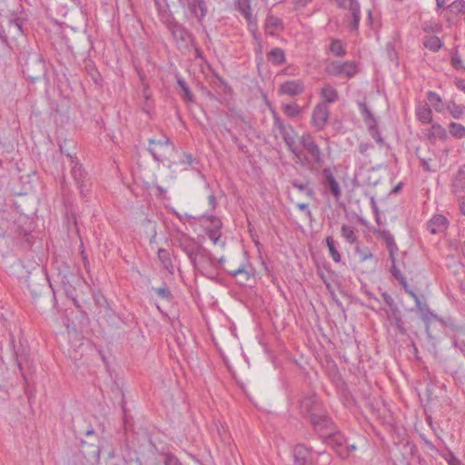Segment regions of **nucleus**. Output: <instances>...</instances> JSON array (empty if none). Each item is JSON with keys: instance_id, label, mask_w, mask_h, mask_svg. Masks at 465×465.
<instances>
[{"instance_id": "nucleus-19", "label": "nucleus", "mask_w": 465, "mask_h": 465, "mask_svg": "<svg viewBox=\"0 0 465 465\" xmlns=\"http://www.w3.org/2000/svg\"><path fill=\"white\" fill-rule=\"evenodd\" d=\"M237 9L246 19L250 29L256 30L257 29V19L252 14L249 0L239 2Z\"/></svg>"}, {"instance_id": "nucleus-15", "label": "nucleus", "mask_w": 465, "mask_h": 465, "mask_svg": "<svg viewBox=\"0 0 465 465\" xmlns=\"http://www.w3.org/2000/svg\"><path fill=\"white\" fill-rule=\"evenodd\" d=\"M391 325L394 326L401 333H405L401 312L397 306L381 310Z\"/></svg>"}, {"instance_id": "nucleus-33", "label": "nucleus", "mask_w": 465, "mask_h": 465, "mask_svg": "<svg viewBox=\"0 0 465 465\" xmlns=\"http://www.w3.org/2000/svg\"><path fill=\"white\" fill-rule=\"evenodd\" d=\"M446 109L454 119H460L465 113V106L450 101L446 103Z\"/></svg>"}, {"instance_id": "nucleus-18", "label": "nucleus", "mask_w": 465, "mask_h": 465, "mask_svg": "<svg viewBox=\"0 0 465 465\" xmlns=\"http://www.w3.org/2000/svg\"><path fill=\"white\" fill-rule=\"evenodd\" d=\"M200 223L204 228L205 232H218L223 225L220 218L213 215H203Z\"/></svg>"}, {"instance_id": "nucleus-1", "label": "nucleus", "mask_w": 465, "mask_h": 465, "mask_svg": "<svg viewBox=\"0 0 465 465\" xmlns=\"http://www.w3.org/2000/svg\"><path fill=\"white\" fill-rule=\"evenodd\" d=\"M18 59L23 74L30 82L34 83L46 76L45 63L37 51L24 50Z\"/></svg>"}, {"instance_id": "nucleus-41", "label": "nucleus", "mask_w": 465, "mask_h": 465, "mask_svg": "<svg viewBox=\"0 0 465 465\" xmlns=\"http://www.w3.org/2000/svg\"><path fill=\"white\" fill-rule=\"evenodd\" d=\"M449 9L453 14H460L465 10V1L455 0L449 5Z\"/></svg>"}, {"instance_id": "nucleus-63", "label": "nucleus", "mask_w": 465, "mask_h": 465, "mask_svg": "<svg viewBox=\"0 0 465 465\" xmlns=\"http://www.w3.org/2000/svg\"><path fill=\"white\" fill-rule=\"evenodd\" d=\"M446 1L445 0H436V5L438 8H441L444 6Z\"/></svg>"}, {"instance_id": "nucleus-36", "label": "nucleus", "mask_w": 465, "mask_h": 465, "mask_svg": "<svg viewBox=\"0 0 465 465\" xmlns=\"http://www.w3.org/2000/svg\"><path fill=\"white\" fill-rule=\"evenodd\" d=\"M449 131L455 138L461 139L465 137V127L460 124L451 122L449 125Z\"/></svg>"}, {"instance_id": "nucleus-9", "label": "nucleus", "mask_w": 465, "mask_h": 465, "mask_svg": "<svg viewBox=\"0 0 465 465\" xmlns=\"http://www.w3.org/2000/svg\"><path fill=\"white\" fill-rule=\"evenodd\" d=\"M330 110L324 103L318 104L312 113V124L317 130H322L329 119Z\"/></svg>"}, {"instance_id": "nucleus-42", "label": "nucleus", "mask_w": 465, "mask_h": 465, "mask_svg": "<svg viewBox=\"0 0 465 465\" xmlns=\"http://www.w3.org/2000/svg\"><path fill=\"white\" fill-rule=\"evenodd\" d=\"M177 84H178V85L181 87V89L183 92V98L186 99V100L192 101L193 100V94L190 91V89H189L187 84L185 83V81L183 79H182V78H178L177 79Z\"/></svg>"}, {"instance_id": "nucleus-23", "label": "nucleus", "mask_w": 465, "mask_h": 465, "mask_svg": "<svg viewBox=\"0 0 465 465\" xmlns=\"http://www.w3.org/2000/svg\"><path fill=\"white\" fill-rule=\"evenodd\" d=\"M318 404L317 397L312 394L307 397H304L300 401V410L304 414H314L312 411Z\"/></svg>"}, {"instance_id": "nucleus-6", "label": "nucleus", "mask_w": 465, "mask_h": 465, "mask_svg": "<svg viewBox=\"0 0 465 465\" xmlns=\"http://www.w3.org/2000/svg\"><path fill=\"white\" fill-rule=\"evenodd\" d=\"M23 24L24 21L22 18L12 15L8 18L6 25L5 26L2 25L0 28L1 40L8 44L9 39L15 40L24 35Z\"/></svg>"}, {"instance_id": "nucleus-40", "label": "nucleus", "mask_w": 465, "mask_h": 465, "mask_svg": "<svg viewBox=\"0 0 465 465\" xmlns=\"http://www.w3.org/2000/svg\"><path fill=\"white\" fill-rule=\"evenodd\" d=\"M207 238L214 246L223 248L225 245V238L223 234H206Z\"/></svg>"}, {"instance_id": "nucleus-55", "label": "nucleus", "mask_w": 465, "mask_h": 465, "mask_svg": "<svg viewBox=\"0 0 465 465\" xmlns=\"http://www.w3.org/2000/svg\"><path fill=\"white\" fill-rule=\"evenodd\" d=\"M370 134L372 136V138L379 143H383V139L380 134V132L377 130H372L370 132Z\"/></svg>"}, {"instance_id": "nucleus-50", "label": "nucleus", "mask_w": 465, "mask_h": 465, "mask_svg": "<svg viewBox=\"0 0 465 465\" xmlns=\"http://www.w3.org/2000/svg\"><path fill=\"white\" fill-rule=\"evenodd\" d=\"M391 274L395 279H397L399 282H401V279H406L403 274L401 272V270L396 266L395 262H391Z\"/></svg>"}, {"instance_id": "nucleus-52", "label": "nucleus", "mask_w": 465, "mask_h": 465, "mask_svg": "<svg viewBox=\"0 0 465 465\" xmlns=\"http://www.w3.org/2000/svg\"><path fill=\"white\" fill-rule=\"evenodd\" d=\"M382 298H383L384 302L389 305V308H392V307L396 306L392 297L390 294H388L387 292L382 293Z\"/></svg>"}, {"instance_id": "nucleus-49", "label": "nucleus", "mask_w": 465, "mask_h": 465, "mask_svg": "<svg viewBox=\"0 0 465 465\" xmlns=\"http://www.w3.org/2000/svg\"><path fill=\"white\" fill-rule=\"evenodd\" d=\"M356 450V446L354 444H350L345 446L341 450H337V454L342 458L346 459L349 456V453L352 450Z\"/></svg>"}, {"instance_id": "nucleus-14", "label": "nucleus", "mask_w": 465, "mask_h": 465, "mask_svg": "<svg viewBox=\"0 0 465 465\" xmlns=\"http://www.w3.org/2000/svg\"><path fill=\"white\" fill-rule=\"evenodd\" d=\"M323 184L325 188L329 190L335 200H339L341 197V188L339 183L336 181L333 173L331 168L327 167L322 170Z\"/></svg>"}, {"instance_id": "nucleus-24", "label": "nucleus", "mask_w": 465, "mask_h": 465, "mask_svg": "<svg viewBox=\"0 0 465 465\" xmlns=\"http://www.w3.org/2000/svg\"><path fill=\"white\" fill-rule=\"evenodd\" d=\"M267 59L273 65H282L285 63V53L282 48L274 47L267 54Z\"/></svg>"}, {"instance_id": "nucleus-4", "label": "nucleus", "mask_w": 465, "mask_h": 465, "mask_svg": "<svg viewBox=\"0 0 465 465\" xmlns=\"http://www.w3.org/2000/svg\"><path fill=\"white\" fill-rule=\"evenodd\" d=\"M148 151L157 162L170 161L173 153H176L175 146L170 142L166 135L160 138H150L148 140Z\"/></svg>"}, {"instance_id": "nucleus-27", "label": "nucleus", "mask_w": 465, "mask_h": 465, "mask_svg": "<svg viewBox=\"0 0 465 465\" xmlns=\"http://www.w3.org/2000/svg\"><path fill=\"white\" fill-rule=\"evenodd\" d=\"M418 120L422 124H430L432 122V111L427 104L419 105L416 108Z\"/></svg>"}, {"instance_id": "nucleus-35", "label": "nucleus", "mask_w": 465, "mask_h": 465, "mask_svg": "<svg viewBox=\"0 0 465 465\" xmlns=\"http://www.w3.org/2000/svg\"><path fill=\"white\" fill-rule=\"evenodd\" d=\"M291 183L294 188H296L300 192H304L308 197L313 198L314 192L312 188L309 187V182H301L295 179L292 180Z\"/></svg>"}, {"instance_id": "nucleus-11", "label": "nucleus", "mask_w": 465, "mask_h": 465, "mask_svg": "<svg viewBox=\"0 0 465 465\" xmlns=\"http://www.w3.org/2000/svg\"><path fill=\"white\" fill-rule=\"evenodd\" d=\"M67 157L70 158L71 163H72V168H71L72 176L74 177L75 183H77V186L80 190V193L82 194V196L84 197L88 192V189L85 188L86 184L84 183L85 172L82 168V165L77 161L74 160L72 154L68 153Z\"/></svg>"}, {"instance_id": "nucleus-44", "label": "nucleus", "mask_w": 465, "mask_h": 465, "mask_svg": "<svg viewBox=\"0 0 465 465\" xmlns=\"http://www.w3.org/2000/svg\"><path fill=\"white\" fill-rule=\"evenodd\" d=\"M417 156L420 159L421 166L425 172H428V173H436L437 172V168L430 165L429 159L423 158L420 155H419L418 153H417Z\"/></svg>"}, {"instance_id": "nucleus-43", "label": "nucleus", "mask_w": 465, "mask_h": 465, "mask_svg": "<svg viewBox=\"0 0 465 465\" xmlns=\"http://www.w3.org/2000/svg\"><path fill=\"white\" fill-rule=\"evenodd\" d=\"M172 34L175 38L184 39L185 29L182 25L175 24L171 27Z\"/></svg>"}, {"instance_id": "nucleus-10", "label": "nucleus", "mask_w": 465, "mask_h": 465, "mask_svg": "<svg viewBox=\"0 0 465 465\" xmlns=\"http://www.w3.org/2000/svg\"><path fill=\"white\" fill-rule=\"evenodd\" d=\"M295 465H314L315 453L305 445L299 444L293 450Z\"/></svg>"}, {"instance_id": "nucleus-8", "label": "nucleus", "mask_w": 465, "mask_h": 465, "mask_svg": "<svg viewBox=\"0 0 465 465\" xmlns=\"http://www.w3.org/2000/svg\"><path fill=\"white\" fill-rule=\"evenodd\" d=\"M240 259L237 268H228L227 273L236 278L240 284L245 285L251 276L253 275V269L243 256L240 255Z\"/></svg>"}, {"instance_id": "nucleus-17", "label": "nucleus", "mask_w": 465, "mask_h": 465, "mask_svg": "<svg viewBox=\"0 0 465 465\" xmlns=\"http://www.w3.org/2000/svg\"><path fill=\"white\" fill-rule=\"evenodd\" d=\"M324 441L327 445L331 446L337 451L341 450L344 448L343 445L346 442V440L344 436L340 431L335 430L334 428L332 431L324 436Z\"/></svg>"}, {"instance_id": "nucleus-20", "label": "nucleus", "mask_w": 465, "mask_h": 465, "mask_svg": "<svg viewBox=\"0 0 465 465\" xmlns=\"http://www.w3.org/2000/svg\"><path fill=\"white\" fill-rule=\"evenodd\" d=\"M448 220L441 214L434 215L428 223L430 232H443L448 229Z\"/></svg>"}, {"instance_id": "nucleus-29", "label": "nucleus", "mask_w": 465, "mask_h": 465, "mask_svg": "<svg viewBox=\"0 0 465 465\" xmlns=\"http://www.w3.org/2000/svg\"><path fill=\"white\" fill-rule=\"evenodd\" d=\"M281 28H282V21L279 17L273 15H269L266 17L265 29L268 34L273 35L275 30Z\"/></svg>"}, {"instance_id": "nucleus-51", "label": "nucleus", "mask_w": 465, "mask_h": 465, "mask_svg": "<svg viewBox=\"0 0 465 465\" xmlns=\"http://www.w3.org/2000/svg\"><path fill=\"white\" fill-rule=\"evenodd\" d=\"M164 465H182V463L175 456L172 454H167L165 456Z\"/></svg>"}, {"instance_id": "nucleus-31", "label": "nucleus", "mask_w": 465, "mask_h": 465, "mask_svg": "<svg viewBox=\"0 0 465 465\" xmlns=\"http://www.w3.org/2000/svg\"><path fill=\"white\" fill-rule=\"evenodd\" d=\"M64 223L67 232H79L80 227L78 225L74 213H66L64 218Z\"/></svg>"}, {"instance_id": "nucleus-28", "label": "nucleus", "mask_w": 465, "mask_h": 465, "mask_svg": "<svg viewBox=\"0 0 465 465\" xmlns=\"http://www.w3.org/2000/svg\"><path fill=\"white\" fill-rule=\"evenodd\" d=\"M416 308L419 311L421 319L425 322H430L432 320L437 318V315L434 314L429 308L428 304L421 302L420 299H419L418 302H415Z\"/></svg>"}, {"instance_id": "nucleus-3", "label": "nucleus", "mask_w": 465, "mask_h": 465, "mask_svg": "<svg viewBox=\"0 0 465 465\" xmlns=\"http://www.w3.org/2000/svg\"><path fill=\"white\" fill-rule=\"evenodd\" d=\"M271 113L272 115L273 128L277 129L282 137L288 150L293 154L296 160H302V150L300 149L297 143L298 134L290 124H287L284 120L281 118L275 109L272 108Z\"/></svg>"}, {"instance_id": "nucleus-48", "label": "nucleus", "mask_w": 465, "mask_h": 465, "mask_svg": "<svg viewBox=\"0 0 465 465\" xmlns=\"http://www.w3.org/2000/svg\"><path fill=\"white\" fill-rule=\"evenodd\" d=\"M358 106H359V109H360L361 114L363 115L364 121L372 119V117H374V115L369 110V108L365 103H359Z\"/></svg>"}, {"instance_id": "nucleus-34", "label": "nucleus", "mask_w": 465, "mask_h": 465, "mask_svg": "<svg viewBox=\"0 0 465 465\" xmlns=\"http://www.w3.org/2000/svg\"><path fill=\"white\" fill-rule=\"evenodd\" d=\"M423 45L432 51V52H437L438 50L440 49L442 44H441V41L439 37L437 36H428V37H425L424 40H423Z\"/></svg>"}, {"instance_id": "nucleus-64", "label": "nucleus", "mask_w": 465, "mask_h": 465, "mask_svg": "<svg viewBox=\"0 0 465 465\" xmlns=\"http://www.w3.org/2000/svg\"><path fill=\"white\" fill-rule=\"evenodd\" d=\"M460 209L461 213L465 215V200H462L460 203Z\"/></svg>"}, {"instance_id": "nucleus-21", "label": "nucleus", "mask_w": 465, "mask_h": 465, "mask_svg": "<svg viewBox=\"0 0 465 465\" xmlns=\"http://www.w3.org/2000/svg\"><path fill=\"white\" fill-rule=\"evenodd\" d=\"M320 95L321 98L322 99V103H324L325 104H333L339 98L337 90L328 84L322 86Z\"/></svg>"}, {"instance_id": "nucleus-46", "label": "nucleus", "mask_w": 465, "mask_h": 465, "mask_svg": "<svg viewBox=\"0 0 465 465\" xmlns=\"http://www.w3.org/2000/svg\"><path fill=\"white\" fill-rule=\"evenodd\" d=\"M400 283L403 287L404 291L414 300V302H418L420 297L410 288L407 280L401 279V282H400Z\"/></svg>"}, {"instance_id": "nucleus-5", "label": "nucleus", "mask_w": 465, "mask_h": 465, "mask_svg": "<svg viewBox=\"0 0 465 465\" xmlns=\"http://www.w3.org/2000/svg\"><path fill=\"white\" fill-rule=\"evenodd\" d=\"M337 6L347 13L343 22L350 32H358L361 18V5L358 0H333Z\"/></svg>"}, {"instance_id": "nucleus-26", "label": "nucleus", "mask_w": 465, "mask_h": 465, "mask_svg": "<svg viewBox=\"0 0 465 465\" xmlns=\"http://www.w3.org/2000/svg\"><path fill=\"white\" fill-rule=\"evenodd\" d=\"M326 245L329 250L330 256L333 260L334 262H340L341 261V256L339 252V243L336 242L331 236H328L326 238Z\"/></svg>"}, {"instance_id": "nucleus-37", "label": "nucleus", "mask_w": 465, "mask_h": 465, "mask_svg": "<svg viewBox=\"0 0 465 465\" xmlns=\"http://www.w3.org/2000/svg\"><path fill=\"white\" fill-rule=\"evenodd\" d=\"M158 258L161 261L163 266L168 270L171 271L173 269V262L170 258L169 252L164 249H159L158 250Z\"/></svg>"}, {"instance_id": "nucleus-56", "label": "nucleus", "mask_w": 465, "mask_h": 465, "mask_svg": "<svg viewBox=\"0 0 465 465\" xmlns=\"http://www.w3.org/2000/svg\"><path fill=\"white\" fill-rule=\"evenodd\" d=\"M371 147H372V145H371V144H369V143H360V145H359V152H360L361 154L365 155V154L367 153L368 150H369L370 148H371Z\"/></svg>"}, {"instance_id": "nucleus-2", "label": "nucleus", "mask_w": 465, "mask_h": 465, "mask_svg": "<svg viewBox=\"0 0 465 465\" xmlns=\"http://www.w3.org/2000/svg\"><path fill=\"white\" fill-rule=\"evenodd\" d=\"M300 143L302 145V160H296L297 163L307 166L311 170H318L324 164V154L317 144L314 136L311 133H303L299 138Z\"/></svg>"}, {"instance_id": "nucleus-58", "label": "nucleus", "mask_w": 465, "mask_h": 465, "mask_svg": "<svg viewBox=\"0 0 465 465\" xmlns=\"http://www.w3.org/2000/svg\"><path fill=\"white\" fill-rule=\"evenodd\" d=\"M208 203L212 209L216 208L217 202L215 196L213 193L208 196Z\"/></svg>"}, {"instance_id": "nucleus-61", "label": "nucleus", "mask_w": 465, "mask_h": 465, "mask_svg": "<svg viewBox=\"0 0 465 465\" xmlns=\"http://www.w3.org/2000/svg\"><path fill=\"white\" fill-rule=\"evenodd\" d=\"M298 208L302 211H306L308 213H310L308 203H299Z\"/></svg>"}, {"instance_id": "nucleus-13", "label": "nucleus", "mask_w": 465, "mask_h": 465, "mask_svg": "<svg viewBox=\"0 0 465 465\" xmlns=\"http://www.w3.org/2000/svg\"><path fill=\"white\" fill-rule=\"evenodd\" d=\"M311 422L323 439L335 428L331 420L327 416L312 414Z\"/></svg>"}, {"instance_id": "nucleus-62", "label": "nucleus", "mask_w": 465, "mask_h": 465, "mask_svg": "<svg viewBox=\"0 0 465 465\" xmlns=\"http://www.w3.org/2000/svg\"><path fill=\"white\" fill-rule=\"evenodd\" d=\"M452 64H453L454 67L459 68L460 60L455 56H452Z\"/></svg>"}, {"instance_id": "nucleus-38", "label": "nucleus", "mask_w": 465, "mask_h": 465, "mask_svg": "<svg viewBox=\"0 0 465 465\" xmlns=\"http://www.w3.org/2000/svg\"><path fill=\"white\" fill-rule=\"evenodd\" d=\"M330 51L338 57H342L345 55V50L343 45L340 40H333L330 45Z\"/></svg>"}, {"instance_id": "nucleus-53", "label": "nucleus", "mask_w": 465, "mask_h": 465, "mask_svg": "<svg viewBox=\"0 0 465 465\" xmlns=\"http://www.w3.org/2000/svg\"><path fill=\"white\" fill-rule=\"evenodd\" d=\"M368 126L369 132L377 130V122L375 117H372V119H369L367 121H364Z\"/></svg>"}, {"instance_id": "nucleus-45", "label": "nucleus", "mask_w": 465, "mask_h": 465, "mask_svg": "<svg viewBox=\"0 0 465 465\" xmlns=\"http://www.w3.org/2000/svg\"><path fill=\"white\" fill-rule=\"evenodd\" d=\"M153 291L159 297L163 299L170 300L172 297L169 289L165 285H163V287L154 288Z\"/></svg>"}, {"instance_id": "nucleus-30", "label": "nucleus", "mask_w": 465, "mask_h": 465, "mask_svg": "<svg viewBox=\"0 0 465 465\" xmlns=\"http://www.w3.org/2000/svg\"><path fill=\"white\" fill-rule=\"evenodd\" d=\"M427 99L430 105L439 113L443 112L444 108H446V104L442 103L440 96L435 92H428Z\"/></svg>"}, {"instance_id": "nucleus-39", "label": "nucleus", "mask_w": 465, "mask_h": 465, "mask_svg": "<svg viewBox=\"0 0 465 465\" xmlns=\"http://www.w3.org/2000/svg\"><path fill=\"white\" fill-rule=\"evenodd\" d=\"M143 95L144 97L143 111L146 114H150L151 110L153 109V102L151 101V94H149L147 87L143 88Z\"/></svg>"}, {"instance_id": "nucleus-54", "label": "nucleus", "mask_w": 465, "mask_h": 465, "mask_svg": "<svg viewBox=\"0 0 465 465\" xmlns=\"http://www.w3.org/2000/svg\"><path fill=\"white\" fill-rule=\"evenodd\" d=\"M220 263L223 265V270L227 272L228 268H237L238 265H234L232 262H226L223 257H221L219 260Z\"/></svg>"}, {"instance_id": "nucleus-59", "label": "nucleus", "mask_w": 465, "mask_h": 465, "mask_svg": "<svg viewBox=\"0 0 465 465\" xmlns=\"http://www.w3.org/2000/svg\"><path fill=\"white\" fill-rule=\"evenodd\" d=\"M292 1L295 4V5L303 7V6L307 5L312 0H292Z\"/></svg>"}, {"instance_id": "nucleus-57", "label": "nucleus", "mask_w": 465, "mask_h": 465, "mask_svg": "<svg viewBox=\"0 0 465 465\" xmlns=\"http://www.w3.org/2000/svg\"><path fill=\"white\" fill-rule=\"evenodd\" d=\"M183 158L184 159L180 162L181 164L191 165L193 162V158L192 154L184 153Z\"/></svg>"}, {"instance_id": "nucleus-12", "label": "nucleus", "mask_w": 465, "mask_h": 465, "mask_svg": "<svg viewBox=\"0 0 465 465\" xmlns=\"http://www.w3.org/2000/svg\"><path fill=\"white\" fill-rule=\"evenodd\" d=\"M305 90L304 82L301 79L288 80L279 86V94L288 96L302 94Z\"/></svg>"}, {"instance_id": "nucleus-7", "label": "nucleus", "mask_w": 465, "mask_h": 465, "mask_svg": "<svg viewBox=\"0 0 465 465\" xmlns=\"http://www.w3.org/2000/svg\"><path fill=\"white\" fill-rule=\"evenodd\" d=\"M326 72L331 76L343 75L351 78L354 76L358 72L357 64L354 61H346L342 63L339 61H333L326 66Z\"/></svg>"}, {"instance_id": "nucleus-25", "label": "nucleus", "mask_w": 465, "mask_h": 465, "mask_svg": "<svg viewBox=\"0 0 465 465\" xmlns=\"http://www.w3.org/2000/svg\"><path fill=\"white\" fill-rule=\"evenodd\" d=\"M381 236L389 250L391 261L394 263V262H396V254L399 251L395 240L392 234H381Z\"/></svg>"}, {"instance_id": "nucleus-32", "label": "nucleus", "mask_w": 465, "mask_h": 465, "mask_svg": "<svg viewBox=\"0 0 465 465\" xmlns=\"http://www.w3.org/2000/svg\"><path fill=\"white\" fill-rule=\"evenodd\" d=\"M282 110L285 115L291 118H295L302 113V107L295 102L291 104H282Z\"/></svg>"}, {"instance_id": "nucleus-16", "label": "nucleus", "mask_w": 465, "mask_h": 465, "mask_svg": "<svg viewBox=\"0 0 465 465\" xmlns=\"http://www.w3.org/2000/svg\"><path fill=\"white\" fill-rule=\"evenodd\" d=\"M188 9L198 21H202L207 14L205 0H185Z\"/></svg>"}, {"instance_id": "nucleus-47", "label": "nucleus", "mask_w": 465, "mask_h": 465, "mask_svg": "<svg viewBox=\"0 0 465 465\" xmlns=\"http://www.w3.org/2000/svg\"><path fill=\"white\" fill-rule=\"evenodd\" d=\"M358 106H359V109H360L361 114L363 115L364 121L372 119V117H374V115L369 110V108L365 103H359Z\"/></svg>"}, {"instance_id": "nucleus-22", "label": "nucleus", "mask_w": 465, "mask_h": 465, "mask_svg": "<svg viewBox=\"0 0 465 465\" xmlns=\"http://www.w3.org/2000/svg\"><path fill=\"white\" fill-rule=\"evenodd\" d=\"M427 137L429 140H446L448 137L447 131L440 124H432L428 129Z\"/></svg>"}, {"instance_id": "nucleus-60", "label": "nucleus", "mask_w": 465, "mask_h": 465, "mask_svg": "<svg viewBox=\"0 0 465 465\" xmlns=\"http://www.w3.org/2000/svg\"><path fill=\"white\" fill-rule=\"evenodd\" d=\"M68 336L71 338L72 336L74 337V338H78V341H80L82 340L80 334L75 331L74 330L73 331H71L70 330H68Z\"/></svg>"}]
</instances>
